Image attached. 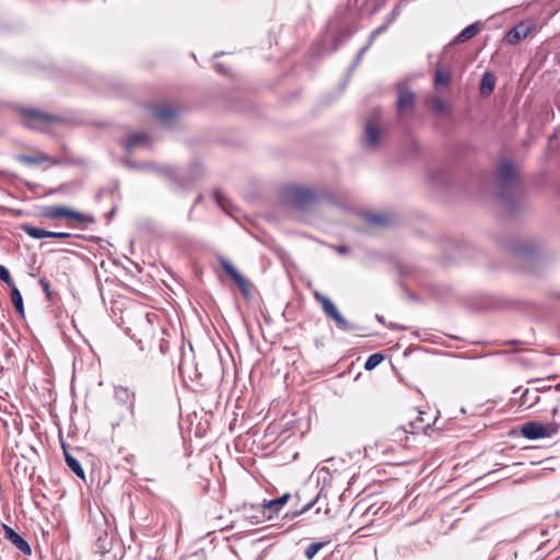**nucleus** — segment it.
<instances>
[{
	"label": "nucleus",
	"mask_w": 560,
	"mask_h": 560,
	"mask_svg": "<svg viewBox=\"0 0 560 560\" xmlns=\"http://www.w3.org/2000/svg\"><path fill=\"white\" fill-rule=\"evenodd\" d=\"M497 196L500 201L514 212L520 200V185L515 166L502 160L497 167Z\"/></svg>",
	"instance_id": "obj_1"
},
{
	"label": "nucleus",
	"mask_w": 560,
	"mask_h": 560,
	"mask_svg": "<svg viewBox=\"0 0 560 560\" xmlns=\"http://www.w3.org/2000/svg\"><path fill=\"white\" fill-rule=\"evenodd\" d=\"M553 419L542 423L539 421H527L522 424L521 433L527 440L550 439L560 431V406L552 409Z\"/></svg>",
	"instance_id": "obj_2"
},
{
	"label": "nucleus",
	"mask_w": 560,
	"mask_h": 560,
	"mask_svg": "<svg viewBox=\"0 0 560 560\" xmlns=\"http://www.w3.org/2000/svg\"><path fill=\"white\" fill-rule=\"evenodd\" d=\"M20 114L24 126L39 131H49L50 127L66 121L61 116L34 108H21Z\"/></svg>",
	"instance_id": "obj_3"
},
{
	"label": "nucleus",
	"mask_w": 560,
	"mask_h": 560,
	"mask_svg": "<svg viewBox=\"0 0 560 560\" xmlns=\"http://www.w3.org/2000/svg\"><path fill=\"white\" fill-rule=\"evenodd\" d=\"M285 198L294 208L304 211L319 200V194L310 187L294 186L287 189Z\"/></svg>",
	"instance_id": "obj_4"
},
{
	"label": "nucleus",
	"mask_w": 560,
	"mask_h": 560,
	"mask_svg": "<svg viewBox=\"0 0 560 560\" xmlns=\"http://www.w3.org/2000/svg\"><path fill=\"white\" fill-rule=\"evenodd\" d=\"M314 298L322 304V308L326 317L334 320L336 327L345 332L355 331L358 326L348 322L343 315L338 311L335 303L326 295L320 292H314Z\"/></svg>",
	"instance_id": "obj_5"
},
{
	"label": "nucleus",
	"mask_w": 560,
	"mask_h": 560,
	"mask_svg": "<svg viewBox=\"0 0 560 560\" xmlns=\"http://www.w3.org/2000/svg\"><path fill=\"white\" fill-rule=\"evenodd\" d=\"M43 217L51 220L72 219L80 223H91L94 221L93 218L85 217L84 214L65 206L44 207Z\"/></svg>",
	"instance_id": "obj_6"
},
{
	"label": "nucleus",
	"mask_w": 560,
	"mask_h": 560,
	"mask_svg": "<svg viewBox=\"0 0 560 560\" xmlns=\"http://www.w3.org/2000/svg\"><path fill=\"white\" fill-rule=\"evenodd\" d=\"M397 102L396 108L399 115H402L405 112L411 110L415 106L416 95L412 91L399 84L397 86Z\"/></svg>",
	"instance_id": "obj_7"
},
{
	"label": "nucleus",
	"mask_w": 560,
	"mask_h": 560,
	"mask_svg": "<svg viewBox=\"0 0 560 560\" xmlns=\"http://www.w3.org/2000/svg\"><path fill=\"white\" fill-rule=\"evenodd\" d=\"M532 30L533 26L529 23L521 22L506 33L505 39L509 44L515 45L526 38Z\"/></svg>",
	"instance_id": "obj_8"
},
{
	"label": "nucleus",
	"mask_w": 560,
	"mask_h": 560,
	"mask_svg": "<svg viewBox=\"0 0 560 560\" xmlns=\"http://www.w3.org/2000/svg\"><path fill=\"white\" fill-rule=\"evenodd\" d=\"M222 269L229 275L244 292H248V281L236 270V268L225 258L220 259Z\"/></svg>",
	"instance_id": "obj_9"
},
{
	"label": "nucleus",
	"mask_w": 560,
	"mask_h": 560,
	"mask_svg": "<svg viewBox=\"0 0 560 560\" xmlns=\"http://www.w3.org/2000/svg\"><path fill=\"white\" fill-rule=\"evenodd\" d=\"M3 528L4 536L9 541H11L24 555H31V546L20 534H18L13 528L7 525H4Z\"/></svg>",
	"instance_id": "obj_10"
},
{
	"label": "nucleus",
	"mask_w": 560,
	"mask_h": 560,
	"mask_svg": "<svg viewBox=\"0 0 560 560\" xmlns=\"http://www.w3.org/2000/svg\"><path fill=\"white\" fill-rule=\"evenodd\" d=\"M381 135V129L372 120H368L364 128L365 147L376 148L380 143Z\"/></svg>",
	"instance_id": "obj_11"
},
{
	"label": "nucleus",
	"mask_w": 560,
	"mask_h": 560,
	"mask_svg": "<svg viewBox=\"0 0 560 560\" xmlns=\"http://www.w3.org/2000/svg\"><path fill=\"white\" fill-rule=\"evenodd\" d=\"M114 395L119 402L128 405V410L130 415L133 416L136 394L133 392H130L129 388L127 387L116 386L114 388Z\"/></svg>",
	"instance_id": "obj_12"
},
{
	"label": "nucleus",
	"mask_w": 560,
	"mask_h": 560,
	"mask_svg": "<svg viewBox=\"0 0 560 560\" xmlns=\"http://www.w3.org/2000/svg\"><path fill=\"white\" fill-rule=\"evenodd\" d=\"M290 493H284L281 497L272 500H265L262 506L268 511V518H272L273 513H278L289 501Z\"/></svg>",
	"instance_id": "obj_13"
},
{
	"label": "nucleus",
	"mask_w": 560,
	"mask_h": 560,
	"mask_svg": "<svg viewBox=\"0 0 560 560\" xmlns=\"http://www.w3.org/2000/svg\"><path fill=\"white\" fill-rule=\"evenodd\" d=\"M481 30V23L475 22L468 26H466L459 34L456 35L454 40L450 44H463L472 37H475Z\"/></svg>",
	"instance_id": "obj_14"
},
{
	"label": "nucleus",
	"mask_w": 560,
	"mask_h": 560,
	"mask_svg": "<svg viewBox=\"0 0 560 560\" xmlns=\"http://www.w3.org/2000/svg\"><path fill=\"white\" fill-rule=\"evenodd\" d=\"M151 112L152 115L163 124L167 122L176 115V110L166 104L154 105L151 107Z\"/></svg>",
	"instance_id": "obj_15"
},
{
	"label": "nucleus",
	"mask_w": 560,
	"mask_h": 560,
	"mask_svg": "<svg viewBox=\"0 0 560 560\" xmlns=\"http://www.w3.org/2000/svg\"><path fill=\"white\" fill-rule=\"evenodd\" d=\"M140 145H149V137L144 132H137L129 136L125 143V150L127 153H131L136 147Z\"/></svg>",
	"instance_id": "obj_16"
},
{
	"label": "nucleus",
	"mask_w": 560,
	"mask_h": 560,
	"mask_svg": "<svg viewBox=\"0 0 560 560\" xmlns=\"http://www.w3.org/2000/svg\"><path fill=\"white\" fill-rule=\"evenodd\" d=\"M452 81V73L448 69H443L440 67V63L436 65L435 73H434V86H445L448 85Z\"/></svg>",
	"instance_id": "obj_17"
},
{
	"label": "nucleus",
	"mask_w": 560,
	"mask_h": 560,
	"mask_svg": "<svg viewBox=\"0 0 560 560\" xmlns=\"http://www.w3.org/2000/svg\"><path fill=\"white\" fill-rule=\"evenodd\" d=\"M18 160L23 163V164H27V165H39V164H43L45 162H50L51 161V158L45 153H38L36 155H26V154H21L18 156Z\"/></svg>",
	"instance_id": "obj_18"
},
{
	"label": "nucleus",
	"mask_w": 560,
	"mask_h": 560,
	"mask_svg": "<svg viewBox=\"0 0 560 560\" xmlns=\"http://www.w3.org/2000/svg\"><path fill=\"white\" fill-rule=\"evenodd\" d=\"M65 452V459L68 465V467L81 479L85 478L84 469L82 468L80 462L74 458L72 455L69 454V452L63 447Z\"/></svg>",
	"instance_id": "obj_19"
},
{
	"label": "nucleus",
	"mask_w": 560,
	"mask_h": 560,
	"mask_svg": "<svg viewBox=\"0 0 560 560\" xmlns=\"http://www.w3.org/2000/svg\"><path fill=\"white\" fill-rule=\"evenodd\" d=\"M10 289H11L10 296H11L12 304L14 305L16 312L21 316H24V304H23V298H22L20 290L15 287V284H13V287H10Z\"/></svg>",
	"instance_id": "obj_20"
},
{
	"label": "nucleus",
	"mask_w": 560,
	"mask_h": 560,
	"mask_svg": "<svg viewBox=\"0 0 560 560\" xmlns=\"http://www.w3.org/2000/svg\"><path fill=\"white\" fill-rule=\"evenodd\" d=\"M366 221L373 225L386 226V225L390 224L392 219L387 213L378 212V213L368 214Z\"/></svg>",
	"instance_id": "obj_21"
},
{
	"label": "nucleus",
	"mask_w": 560,
	"mask_h": 560,
	"mask_svg": "<svg viewBox=\"0 0 560 560\" xmlns=\"http://www.w3.org/2000/svg\"><path fill=\"white\" fill-rule=\"evenodd\" d=\"M21 229L30 237H33L35 240H42V238L48 237V235H49V231L40 229V228L33 226V225H30V224H23L21 226Z\"/></svg>",
	"instance_id": "obj_22"
},
{
	"label": "nucleus",
	"mask_w": 560,
	"mask_h": 560,
	"mask_svg": "<svg viewBox=\"0 0 560 560\" xmlns=\"http://www.w3.org/2000/svg\"><path fill=\"white\" fill-rule=\"evenodd\" d=\"M495 79L490 72H485L481 78L480 93L482 95H489L494 88Z\"/></svg>",
	"instance_id": "obj_23"
},
{
	"label": "nucleus",
	"mask_w": 560,
	"mask_h": 560,
	"mask_svg": "<svg viewBox=\"0 0 560 560\" xmlns=\"http://www.w3.org/2000/svg\"><path fill=\"white\" fill-rule=\"evenodd\" d=\"M540 397L534 392L532 393L528 388H526L520 398V406L530 408L539 401Z\"/></svg>",
	"instance_id": "obj_24"
},
{
	"label": "nucleus",
	"mask_w": 560,
	"mask_h": 560,
	"mask_svg": "<svg viewBox=\"0 0 560 560\" xmlns=\"http://www.w3.org/2000/svg\"><path fill=\"white\" fill-rule=\"evenodd\" d=\"M252 509L256 512L255 514L249 515L248 517L253 520V523L259 524L265 522L268 518V511L262 506V504L255 509V506H252Z\"/></svg>",
	"instance_id": "obj_25"
},
{
	"label": "nucleus",
	"mask_w": 560,
	"mask_h": 560,
	"mask_svg": "<svg viewBox=\"0 0 560 560\" xmlns=\"http://www.w3.org/2000/svg\"><path fill=\"white\" fill-rule=\"evenodd\" d=\"M214 199L217 201V203L224 210L226 211L228 213H230L231 211V201L229 200V198L225 196V194L221 190H215L214 191Z\"/></svg>",
	"instance_id": "obj_26"
},
{
	"label": "nucleus",
	"mask_w": 560,
	"mask_h": 560,
	"mask_svg": "<svg viewBox=\"0 0 560 560\" xmlns=\"http://www.w3.org/2000/svg\"><path fill=\"white\" fill-rule=\"evenodd\" d=\"M326 544L325 541L310 544L304 550V556L306 559L312 560Z\"/></svg>",
	"instance_id": "obj_27"
},
{
	"label": "nucleus",
	"mask_w": 560,
	"mask_h": 560,
	"mask_svg": "<svg viewBox=\"0 0 560 560\" xmlns=\"http://www.w3.org/2000/svg\"><path fill=\"white\" fill-rule=\"evenodd\" d=\"M383 360H384V355L382 353H380V352L373 353L366 359V361L364 363V369L366 371H371V370L375 369Z\"/></svg>",
	"instance_id": "obj_28"
},
{
	"label": "nucleus",
	"mask_w": 560,
	"mask_h": 560,
	"mask_svg": "<svg viewBox=\"0 0 560 560\" xmlns=\"http://www.w3.org/2000/svg\"><path fill=\"white\" fill-rule=\"evenodd\" d=\"M431 107L436 113H443L446 110V103L443 98L434 96L431 100Z\"/></svg>",
	"instance_id": "obj_29"
},
{
	"label": "nucleus",
	"mask_w": 560,
	"mask_h": 560,
	"mask_svg": "<svg viewBox=\"0 0 560 560\" xmlns=\"http://www.w3.org/2000/svg\"><path fill=\"white\" fill-rule=\"evenodd\" d=\"M0 280H2L9 287H13L14 284L9 270L2 265H0Z\"/></svg>",
	"instance_id": "obj_30"
},
{
	"label": "nucleus",
	"mask_w": 560,
	"mask_h": 560,
	"mask_svg": "<svg viewBox=\"0 0 560 560\" xmlns=\"http://www.w3.org/2000/svg\"><path fill=\"white\" fill-rule=\"evenodd\" d=\"M400 14V5L396 4L392 12L386 16L385 23L389 26Z\"/></svg>",
	"instance_id": "obj_31"
},
{
	"label": "nucleus",
	"mask_w": 560,
	"mask_h": 560,
	"mask_svg": "<svg viewBox=\"0 0 560 560\" xmlns=\"http://www.w3.org/2000/svg\"><path fill=\"white\" fill-rule=\"evenodd\" d=\"M388 28V25L384 22L380 27H377L376 30H374L371 35H370V38H369V45H372L373 42L375 40V38L384 33L386 30Z\"/></svg>",
	"instance_id": "obj_32"
},
{
	"label": "nucleus",
	"mask_w": 560,
	"mask_h": 560,
	"mask_svg": "<svg viewBox=\"0 0 560 560\" xmlns=\"http://www.w3.org/2000/svg\"><path fill=\"white\" fill-rule=\"evenodd\" d=\"M370 46H371V45H369V43H368L364 47H362V48L360 49V51L358 52V55H357V57H355V59H354V62H353V65H352V68H354V67H355V66L361 61V59H362L363 55L365 54V51L369 49V47H370Z\"/></svg>",
	"instance_id": "obj_33"
},
{
	"label": "nucleus",
	"mask_w": 560,
	"mask_h": 560,
	"mask_svg": "<svg viewBox=\"0 0 560 560\" xmlns=\"http://www.w3.org/2000/svg\"><path fill=\"white\" fill-rule=\"evenodd\" d=\"M420 415H422V412H420ZM420 422H423V419L421 416L418 417L417 421L416 422H410V425L412 427V429L415 430H420V429H424L425 427H430L429 423H427L425 425H421Z\"/></svg>",
	"instance_id": "obj_34"
},
{
	"label": "nucleus",
	"mask_w": 560,
	"mask_h": 560,
	"mask_svg": "<svg viewBox=\"0 0 560 560\" xmlns=\"http://www.w3.org/2000/svg\"><path fill=\"white\" fill-rule=\"evenodd\" d=\"M72 235L67 232H50V231H49V235H48V237H55V238H69Z\"/></svg>",
	"instance_id": "obj_35"
},
{
	"label": "nucleus",
	"mask_w": 560,
	"mask_h": 560,
	"mask_svg": "<svg viewBox=\"0 0 560 560\" xmlns=\"http://www.w3.org/2000/svg\"><path fill=\"white\" fill-rule=\"evenodd\" d=\"M319 502V498L317 497L316 499L310 501L308 503H306L300 511V513H305L306 511L311 510L316 503Z\"/></svg>",
	"instance_id": "obj_36"
},
{
	"label": "nucleus",
	"mask_w": 560,
	"mask_h": 560,
	"mask_svg": "<svg viewBox=\"0 0 560 560\" xmlns=\"http://www.w3.org/2000/svg\"><path fill=\"white\" fill-rule=\"evenodd\" d=\"M39 283H40V285H42V288H43L44 292L46 293V295H47V296H49V295H50V290H49V289H50V285H49V282H48L45 278H42V279L39 280Z\"/></svg>",
	"instance_id": "obj_37"
},
{
	"label": "nucleus",
	"mask_w": 560,
	"mask_h": 560,
	"mask_svg": "<svg viewBox=\"0 0 560 560\" xmlns=\"http://www.w3.org/2000/svg\"><path fill=\"white\" fill-rule=\"evenodd\" d=\"M407 433V430L405 428H398L396 432L394 433L398 439H401V435H405Z\"/></svg>",
	"instance_id": "obj_38"
},
{
	"label": "nucleus",
	"mask_w": 560,
	"mask_h": 560,
	"mask_svg": "<svg viewBox=\"0 0 560 560\" xmlns=\"http://www.w3.org/2000/svg\"><path fill=\"white\" fill-rule=\"evenodd\" d=\"M341 42H342V39H341V37H340V36L336 37V38L334 39L332 50L338 49V47L340 46Z\"/></svg>",
	"instance_id": "obj_39"
},
{
	"label": "nucleus",
	"mask_w": 560,
	"mask_h": 560,
	"mask_svg": "<svg viewBox=\"0 0 560 560\" xmlns=\"http://www.w3.org/2000/svg\"><path fill=\"white\" fill-rule=\"evenodd\" d=\"M336 249L340 254H347L349 252V248L346 246H338Z\"/></svg>",
	"instance_id": "obj_40"
},
{
	"label": "nucleus",
	"mask_w": 560,
	"mask_h": 560,
	"mask_svg": "<svg viewBox=\"0 0 560 560\" xmlns=\"http://www.w3.org/2000/svg\"><path fill=\"white\" fill-rule=\"evenodd\" d=\"M352 34H353V32L348 31V32L345 34V38H349V37H351V36H352Z\"/></svg>",
	"instance_id": "obj_41"
},
{
	"label": "nucleus",
	"mask_w": 560,
	"mask_h": 560,
	"mask_svg": "<svg viewBox=\"0 0 560 560\" xmlns=\"http://www.w3.org/2000/svg\"><path fill=\"white\" fill-rule=\"evenodd\" d=\"M376 319H377L378 322H381V323H383V320H384L383 316H381V315H376Z\"/></svg>",
	"instance_id": "obj_42"
},
{
	"label": "nucleus",
	"mask_w": 560,
	"mask_h": 560,
	"mask_svg": "<svg viewBox=\"0 0 560 560\" xmlns=\"http://www.w3.org/2000/svg\"><path fill=\"white\" fill-rule=\"evenodd\" d=\"M215 66H217V68L219 69V71H222V72H223V69H222V67H221V65H220V63H217Z\"/></svg>",
	"instance_id": "obj_43"
},
{
	"label": "nucleus",
	"mask_w": 560,
	"mask_h": 560,
	"mask_svg": "<svg viewBox=\"0 0 560 560\" xmlns=\"http://www.w3.org/2000/svg\"><path fill=\"white\" fill-rule=\"evenodd\" d=\"M223 52H218V54H214V57H219L220 55H222Z\"/></svg>",
	"instance_id": "obj_44"
},
{
	"label": "nucleus",
	"mask_w": 560,
	"mask_h": 560,
	"mask_svg": "<svg viewBox=\"0 0 560 560\" xmlns=\"http://www.w3.org/2000/svg\"><path fill=\"white\" fill-rule=\"evenodd\" d=\"M114 214V210H112L109 213H108V217H112Z\"/></svg>",
	"instance_id": "obj_45"
},
{
	"label": "nucleus",
	"mask_w": 560,
	"mask_h": 560,
	"mask_svg": "<svg viewBox=\"0 0 560 560\" xmlns=\"http://www.w3.org/2000/svg\"><path fill=\"white\" fill-rule=\"evenodd\" d=\"M557 390H560V383L556 386Z\"/></svg>",
	"instance_id": "obj_46"
}]
</instances>
